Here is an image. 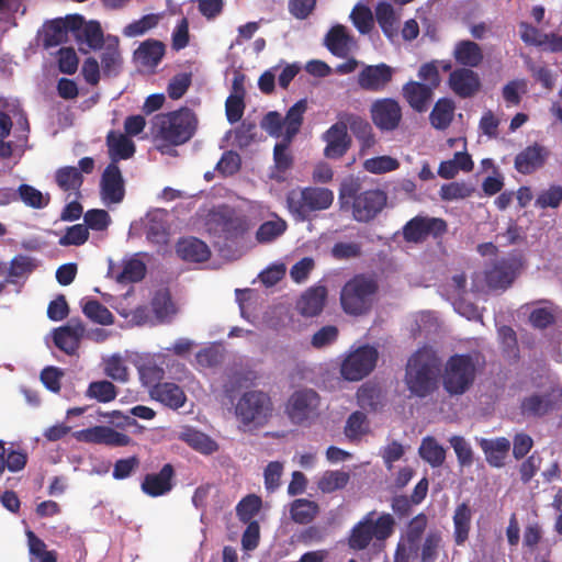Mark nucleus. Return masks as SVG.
Here are the masks:
<instances>
[{
    "mask_svg": "<svg viewBox=\"0 0 562 562\" xmlns=\"http://www.w3.org/2000/svg\"><path fill=\"white\" fill-rule=\"evenodd\" d=\"M338 199L341 209H350L357 222L368 223L384 209L387 195L380 189L362 191L358 179L348 178L340 184Z\"/></svg>",
    "mask_w": 562,
    "mask_h": 562,
    "instance_id": "f03ea898",
    "label": "nucleus"
},
{
    "mask_svg": "<svg viewBox=\"0 0 562 562\" xmlns=\"http://www.w3.org/2000/svg\"><path fill=\"white\" fill-rule=\"evenodd\" d=\"M562 204V186L550 184L547 189L541 190L536 200L535 206L540 210L558 209Z\"/></svg>",
    "mask_w": 562,
    "mask_h": 562,
    "instance_id": "603ef678",
    "label": "nucleus"
},
{
    "mask_svg": "<svg viewBox=\"0 0 562 562\" xmlns=\"http://www.w3.org/2000/svg\"><path fill=\"white\" fill-rule=\"evenodd\" d=\"M85 326L78 319H71L69 324L54 330L55 346L67 355H75L83 336Z\"/></svg>",
    "mask_w": 562,
    "mask_h": 562,
    "instance_id": "6ab92c4d",
    "label": "nucleus"
},
{
    "mask_svg": "<svg viewBox=\"0 0 562 562\" xmlns=\"http://www.w3.org/2000/svg\"><path fill=\"white\" fill-rule=\"evenodd\" d=\"M378 358L379 352L374 347L361 346L346 357L340 373L348 381H360L373 371Z\"/></svg>",
    "mask_w": 562,
    "mask_h": 562,
    "instance_id": "9b49d317",
    "label": "nucleus"
},
{
    "mask_svg": "<svg viewBox=\"0 0 562 562\" xmlns=\"http://www.w3.org/2000/svg\"><path fill=\"white\" fill-rule=\"evenodd\" d=\"M350 475L342 470L325 471L317 482V487L323 493H333L344 488L349 482Z\"/></svg>",
    "mask_w": 562,
    "mask_h": 562,
    "instance_id": "c03bdc74",
    "label": "nucleus"
},
{
    "mask_svg": "<svg viewBox=\"0 0 562 562\" xmlns=\"http://www.w3.org/2000/svg\"><path fill=\"white\" fill-rule=\"evenodd\" d=\"M402 94L414 111L423 113L432 100L434 90L420 81L411 80L403 86Z\"/></svg>",
    "mask_w": 562,
    "mask_h": 562,
    "instance_id": "412c9836",
    "label": "nucleus"
},
{
    "mask_svg": "<svg viewBox=\"0 0 562 562\" xmlns=\"http://www.w3.org/2000/svg\"><path fill=\"white\" fill-rule=\"evenodd\" d=\"M122 66V56L119 48V38H109L101 54V69L105 77L117 76Z\"/></svg>",
    "mask_w": 562,
    "mask_h": 562,
    "instance_id": "7c9ffc66",
    "label": "nucleus"
},
{
    "mask_svg": "<svg viewBox=\"0 0 562 562\" xmlns=\"http://www.w3.org/2000/svg\"><path fill=\"white\" fill-rule=\"evenodd\" d=\"M106 144L112 158V162L120 159H128L135 153V144L132 139L122 133L114 131L109 132L106 136Z\"/></svg>",
    "mask_w": 562,
    "mask_h": 562,
    "instance_id": "c85d7f7f",
    "label": "nucleus"
},
{
    "mask_svg": "<svg viewBox=\"0 0 562 562\" xmlns=\"http://www.w3.org/2000/svg\"><path fill=\"white\" fill-rule=\"evenodd\" d=\"M472 510L468 503L457 506L453 515V537L457 546H462L469 538L471 529Z\"/></svg>",
    "mask_w": 562,
    "mask_h": 562,
    "instance_id": "72a5a7b5",
    "label": "nucleus"
},
{
    "mask_svg": "<svg viewBox=\"0 0 562 562\" xmlns=\"http://www.w3.org/2000/svg\"><path fill=\"white\" fill-rule=\"evenodd\" d=\"M27 463V453L22 449H7L5 442L0 440V476L5 469L10 472H19L25 468Z\"/></svg>",
    "mask_w": 562,
    "mask_h": 562,
    "instance_id": "473e14b6",
    "label": "nucleus"
},
{
    "mask_svg": "<svg viewBox=\"0 0 562 562\" xmlns=\"http://www.w3.org/2000/svg\"><path fill=\"white\" fill-rule=\"evenodd\" d=\"M353 25L361 34H368L373 27V15L368 7H356L350 15Z\"/></svg>",
    "mask_w": 562,
    "mask_h": 562,
    "instance_id": "774afa93",
    "label": "nucleus"
},
{
    "mask_svg": "<svg viewBox=\"0 0 562 562\" xmlns=\"http://www.w3.org/2000/svg\"><path fill=\"white\" fill-rule=\"evenodd\" d=\"M207 232L225 243H237L244 239L250 229L246 216L237 215L234 210L221 207L210 213L206 221Z\"/></svg>",
    "mask_w": 562,
    "mask_h": 562,
    "instance_id": "0eeeda50",
    "label": "nucleus"
},
{
    "mask_svg": "<svg viewBox=\"0 0 562 562\" xmlns=\"http://www.w3.org/2000/svg\"><path fill=\"white\" fill-rule=\"evenodd\" d=\"M138 59L146 66H157L165 55V45L155 40H147L136 50Z\"/></svg>",
    "mask_w": 562,
    "mask_h": 562,
    "instance_id": "37998d69",
    "label": "nucleus"
},
{
    "mask_svg": "<svg viewBox=\"0 0 562 562\" xmlns=\"http://www.w3.org/2000/svg\"><path fill=\"white\" fill-rule=\"evenodd\" d=\"M337 119L344 122L346 130L348 131L349 128L357 139L362 138L373 131L371 124L358 114L340 112L338 113Z\"/></svg>",
    "mask_w": 562,
    "mask_h": 562,
    "instance_id": "3c124183",
    "label": "nucleus"
},
{
    "mask_svg": "<svg viewBox=\"0 0 562 562\" xmlns=\"http://www.w3.org/2000/svg\"><path fill=\"white\" fill-rule=\"evenodd\" d=\"M89 238V231L85 224H76L67 227L64 236L59 238L60 246H81Z\"/></svg>",
    "mask_w": 562,
    "mask_h": 562,
    "instance_id": "0e129e2a",
    "label": "nucleus"
},
{
    "mask_svg": "<svg viewBox=\"0 0 562 562\" xmlns=\"http://www.w3.org/2000/svg\"><path fill=\"white\" fill-rule=\"evenodd\" d=\"M18 198L21 200L26 206L33 209H44L48 205L50 201V196L48 193L43 194L36 188L22 183L18 188Z\"/></svg>",
    "mask_w": 562,
    "mask_h": 562,
    "instance_id": "49530a36",
    "label": "nucleus"
},
{
    "mask_svg": "<svg viewBox=\"0 0 562 562\" xmlns=\"http://www.w3.org/2000/svg\"><path fill=\"white\" fill-rule=\"evenodd\" d=\"M150 395L154 400L173 411L183 407L187 402L184 391L172 382L157 383L151 389Z\"/></svg>",
    "mask_w": 562,
    "mask_h": 562,
    "instance_id": "b1692460",
    "label": "nucleus"
},
{
    "mask_svg": "<svg viewBox=\"0 0 562 562\" xmlns=\"http://www.w3.org/2000/svg\"><path fill=\"white\" fill-rule=\"evenodd\" d=\"M293 139L286 140L285 137L282 138L280 143H277L273 148V162L276 172L272 175V178L277 180L283 179V173H285L293 166V155L290 150V145Z\"/></svg>",
    "mask_w": 562,
    "mask_h": 562,
    "instance_id": "f704fd0d",
    "label": "nucleus"
},
{
    "mask_svg": "<svg viewBox=\"0 0 562 562\" xmlns=\"http://www.w3.org/2000/svg\"><path fill=\"white\" fill-rule=\"evenodd\" d=\"M55 181L61 190L79 194L83 183V177L78 168L67 166L56 171Z\"/></svg>",
    "mask_w": 562,
    "mask_h": 562,
    "instance_id": "58836bf2",
    "label": "nucleus"
},
{
    "mask_svg": "<svg viewBox=\"0 0 562 562\" xmlns=\"http://www.w3.org/2000/svg\"><path fill=\"white\" fill-rule=\"evenodd\" d=\"M82 312L93 323L100 325H112L114 323L111 311L98 300H88L82 305Z\"/></svg>",
    "mask_w": 562,
    "mask_h": 562,
    "instance_id": "a18cd8bd",
    "label": "nucleus"
},
{
    "mask_svg": "<svg viewBox=\"0 0 562 562\" xmlns=\"http://www.w3.org/2000/svg\"><path fill=\"white\" fill-rule=\"evenodd\" d=\"M549 156L547 147L535 143L516 155L514 167L521 175H531L546 165Z\"/></svg>",
    "mask_w": 562,
    "mask_h": 562,
    "instance_id": "f3484780",
    "label": "nucleus"
},
{
    "mask_svg": "<svg viewBox=\"0 0 562 562\" xmlns=\"http://www.w3.org/2000/svg\"><path fill=\"white\" fill-rule=\"evenodd\" d=\"M322 139L326 143L324 156L328 159H340L350 149L352 139L348 134L344 122L337 119L327 131L322 134Z\"/></svg>",
    "mask_w": 562,
    "mask_h": 562,
    "instance_id": "4468645a",
    "label": "nucleus"
},
{
    "mask_svg": "<svg viewBox=\"0 0 562 562\" xmlns=\"http://www.w3.org/2000/svg\"><path fill=\"white\" fill-rule=\"evenodd\" d=\"M458 462L461 467H470L473 463V450L470 443L462 436H452L449 439Z\"/></svg>",
    "mask_w": 562,
    "mask_h": 562,
    "instance_id": "338daca9",
    "label": "nucleus"
},
{
    "mask_svg": "<svg viewBox=\"0 0 562 562\" xmlns=\"http://www.w3.org/2000/svg\"><path fill=\"white\" fill-rule=\"evenodd\" d=\"M454 109L456 104L451 99L440 98L429 114L431 126L439 131L447 130L453 120Z\"/></svg>",
    "mask_w": 562,
    "mask_h": 562,
    "instance_id": "c756f323",
    "label": "nucleus"
},
{
    "mask_svg": "<svg viewBox=\"0 0 562 562\" xmlns=\"http://www.w3.org/2000/svg\"><path fill=\"white\" fill-rule=\"evenodd\" d=\"M393 75V68L384 63L367 65L358 74L357 82L364 91L381 92L392 81Z\"/></svg>",
    "mask_w": 562,
    "mask_h": 562,
    "instance_id": "2eb2a0df",
    "label": "nucleus"
},
{
    "mask_svg": "<svg viewBox=\"0 0 562 562\" xmlns=\"http://www.w3.org/2000/svg\"><path fill=\"white\" fill-rule=\"evenodd\" d=\"M554 409L551 393H532L520 401V414L528 418H542Z\"/></svg>",
    "mask_w": 562,
    "mask_h": 562,
    "instance_id": "bb28decb",
    "label": "nucleus"
},
{
    "mask_svg": "<svg viewBox=\"0 0 562 562\" xmlns=\"http://www.w3.org/2000/svg\"><path fill=\"white\" fill-rule=\"evenodd\" d=\"M288 228L286 222L277 217L272 221L263 222L256 232V238L259 243H270L281 236Z\"/></svg>",
    "mask_w": 562,
    "mask_h": 562,
    "instance_id": "8fccbe9b",
    "label": "nucleus"
},
{
    "mask_svg": "<svg viewBox=\"0 0 562 562\" xmlns=\"http://www.w3.org/2000/svg\"><path fill=\"white\" fill-rule=\"evenodd\" d=\"M379 282L374 276L367 273L355 274L340 291L342 311L352 316L368 314L376 300Z\"/></svg>",
    "mask_w": 562,
    "mask_h": 562,
    "instance_id": "20e7f679",
    "label": "nucleus"
},
{
    "mask_svg": "<svg viewBox=\"0 0 562 562\" xmlns=\"http://www.w3.org/2000/svg\"><path fill=\"white\" fill-rule=\"evenodd\" d=\"M235 413L244 426L262 427L272 414L271 398L262 391H248L238 400Z\"/></svg>",
    "mask_w": 562,
    "mask_h": 562,
    "instance_id": "6e6552de",
    "label": "nucleus"
},
{
    "mask_svg": "<svg viewBox=\"0 0 562 562\" xmlns=\"http://www.w3.org/2000/svg\"><path fill=\"white\" fill-rule=\"evenodd\" d=\"M368 429L369 425L366 414L357 411L350 414L348 417L345 425V435L350 440H357L366 435Z\"/></svg>",
    "mask_w": 562,
    "mask_h": 562,
    "instance_id": "6e6d98bb",
    "label": "nucleus"
},
{
    "mask_svg": "<svg viewBox=\"0 0 562 562\" xmlns=\"http://www.w3.org/2000/svg\"><path fill=\"white\" fill-rule=\"evenodd\" d=\"M327 299L325 285H314L307 289L296 303V310L302 316L313 317L322 313Z\"/></svg>",
    "mask_w": 562,
    "mask_h": 562,
    "instance_id": "4be33fe9",
    "label": "nucleus"
},
{
    "mask_svg": "<svg viewBox=\"0 0 562 562\" xmlns=\"http://www.w3.org/2000/svg\"><path fill=\"white\" fill-rule=\"evenodd\" d=\"M187 442L195 450L211 454L218 448L217 443L201 431H190L186 435Z\"/></svg>",
    "mask_w": 562,
    "mask_h": 562,
    "instance_id": "e2e57ef3",
    "label": "nucleus"
},
{
    "mask_svg": "<svg viewBox=\"0 0 562 562\" xmlns=\"http://www.w3.org/2000/svg\"><path fill=\"white\" fill-rule=\"evenodd\" d=\"M175 469L166 463L158 473H149L144 476L140 488L150 497H159L169 493L173 487Z\"/></svg>",
    "mask_w": 562,
    "mask_h": 562,
    "instance_id": "a211bd4d",
    "label": "nucleus"
},
{
    "mask_svg": "<svg viewBox=\"0 0 562 562\" xmlns=\"http://www.w3.org/2000/svg\"><path fill=\"white\" fill-rule=\"evenodd\" d=\"M400 167L397 159L391 156H379L364 160L363 168L366 171L381 175L390 171H394Z\"/></svg>",
    "mask_w": 562,
    "mask_h": 562,
    "instance_id": "052dcab7",
    "label": "nucleus"
},
{
    "mask_svg": "<svg viewBox=\"0 0 562 562\" xmlns=\"http://www.w3.org/2000/svg\"><path fill=\"white\" fill-rule=\"evenodd\" d=\"M357 401L363 409L376 411L382 403L381 389L375 384H363L357 391Z\"/></svg>",
    "mask_w": 562,
    "mask_h": 562,
    "instance_id": "09e8293b",
    "label": "nucleus"
},
{
    "mask_svg": "<svg viewBox=\"0 0 562 562\" xmlns=\"http://www.w3.org/2000/svg\"><path fill=\"white\" fill-rule=\"evenodd\" d=\"M261 508V498L255 494L245 496L236 506V514L244 524L254 521L252 518Z\"/></svg>",
    "mask_w": 562,
    "mask_h": 562,
    "instance_id": "4d7b16f0",
    "label": "nucleus"
},
{
    "mask_svg": "<svg viewBox=\"0 0 562 562\" xmlns=\"http://www.w3.org/2000/svg\"><path fill=\"white\" fill-rule=\"evenodd\" d=\"M34 269L33 260L23 255L15 256L8 270V276L4 280L0 281V294L3 293L9 283H14L15 278H21L27 273H31Z\"/></svg>",
    "mask_w": 562,
    "mask_h": 562,
    "instance_id": "a19ab883",
    "label": "nucleus"
},
{
    "mask_svg": "<svg viewBox=\"0 0 562 562\" xmlns=\"http://www.w3.org/2000/svg\"><path fill=\"white\" fill-rule=\"evenodd\" d=\"M318 510L317 503L306 498H299L292 503L290 514L296 524L306 525L316 517Z\"/></svg>",
    "mask_w": 562,
    "mask_h": 562,
    "instance_id": "79ce46f5",
    "label": "nucleus"
},
{
    "mask_svg": "<svg viewBox=\"0 0 562 562\" xmlns=\"http://www.w3.org/2000/svg\"><path fill=\"white\" fill-rule=\"evenodd\" d=\"M334 202V192L322 187L291 190L286 195L290 213L297 221H306L313 212L327 210Z\"/></svg>",
    "mask_w": 562,
    "mask_h": 562,
    "instance_id": "423d86ee",
    "label": "nucleus"
},
{
    "mask_svg": "<svg viewBox=\"0 0 562 562\" xmlns=\"http://www.w3.org/2000/svg\"><path fill=\"white\" fill-rule=\"evenodd\" d=\"M324 44L334 56L346 58L356 41L345 25L336 24L327 32Z\"/></svg>",
    "mask_w": 562,
    "mask_h": 562,
    "instance_id": "aec40b11",
    "label": "nucleus"
},
{
    "mask_svg": "<svg viewBox=\"0 0 562 562\" xmlns=\"http://www.w3.org/2000/svg\"><path fill=\"white\" fill-rule=\"evenodd\" d=\"M367 515H370V529L374 538L385 540L392 535L395 521L390 514H383L376 520L373 519L375 512Z\"/></svg>",
    "mask_w": 562,
    "mask_h": 562,
    "instance_id": "13d9d810",
    "label": "nucleus"
},
{
    "mask_svg": "<svg viewBox=\"0 0 562 562\" xmlns=\"http://www.w3.org/2000/svg\"><path fill=\"white\" fill-rule=\"evenodd\" d=\"M321 397L312 389L295 391L288 400L285 413L295 425L311 424L319 417Z\"/></svg>",
    "mask_w": 562,
    "mask_h": 562,
    "instance_id": "1a4fd4ad",
    "label": "nucleus"
},
{
    "mask_svg": "<svg viewBox=\"0 0 562 562\" xmlns=\"http://www.w3.org/2000/svg\"><path fill=\"white\" fill-rule=\"evenodd\" d=\"M91 49H100L104 44V36L101 24L98 21H89L85 24L81 32L77 34Z\"/></svg>",
    "mask_w": 562,
    "mask_h": 562,
    "instance_id": "5fc2aeb1",
    "label": "nucleus"
},
{
    "mask_svg": "<svg viewBox=\"0 0 562 562\" xmlns=\"http://www.w3.org/2000/svg\"><path fill=\"white\" fill-rule=\"evenodd\" d=\"M109 273L121 284L134 283L145 277L146 266L139 259H130L124 262L122 270L116 274H114V267L111 265Z\"/></svg>",
    "mask_w": 562,
    "mask_h": 562,
    "instance_id": "4c0bfd02",
    "label": "nucleus"
},
{
    "mask_svg": "<svg viewBox=\"0 0 562 562\" xmlns=\"http://www.w3.org/2000/svg\"><path fill=\"white\" fill-rule=\"evenodd\" d=\"M100 194L105 204H119L124 200V179L115 162L109 164L102 172Z\"/></svg>",
    "mask_w": 562,
    "mask_h": 562,
    "instance_id": "ddd939ff",
    "label": "nucleus"
},
{
    "mask_svg": "<svg viewBox=\"0 0 562 562\" xmlns=\"http://www.w3.org/2000/svg\"><path fill=\"white\" fill-rule=\"evenodd\" d=\"M480 447L491 467L502 468L510 449V441L505 437L496 439H481Z\"/></svg>",
    "mask_w": 562,
    "mask_h": 562,
    "instance_id": "cd10ccee",
    "label": "nucleus"
},
{
    "mask_svg": "<svg viewBox=\"0 0 562 562\" xmlns=\"http://www.w3.org/2000/svg\"><path fill=\"white\" fill-rule=\"evenodd\" d=\"M151 308L156 317L166 319L176 313L175 305L168 291H158L151 300Z\"/></svg>",
    "mask_w": 562,
    "mask_h": 562,
    "instance_id": "bf43d9fd",
    "label": "nucleus"
},
{
    "mask_svg": "<svg viewBox=\"0 0 562 562\" xmlns=\"http://www.w3.org/2000/svg\"><path fill=\"white\" fill-rule=\"evenodd\" d=\"M198 123L195 113L186 106L157 114L154 119L156 138L170 146L183 145L194 136Z\"/></svg>",
    "mask_w": 562,
    "mask_h": 562,
    "instance_id": "7ed1b4c3",
    "label": "nucleus"
},
{
    "mask_svg": "<svg viewBox=\"0 0 562 562\" xmlns=\"http://www.w3.org/2000/svg\"><path fill=\"white\" fill-rule=\"evenodd\" d=\"M485 282L490 289L505 290L512 285L515 279V270L513 265L501 259L493 262L484 272Z\"/></svg>",
    "mask_w": 562,
    "mask_h": 562,
    "instance_id": "5701e85b",
    "label": "nucleus"
},
{
    "mask_svg": "<svg viewBox=\"0 0 562 562\" xmlns=\"http://www.w3.org/2000/svg\"><path fill=\"white\" fill-rule=\"evenodd\" d=\"M418 453L431 468L441 467L446 460V449L431 436L422 440Z\"/></svg>",
    "mask_w": 562,
    "mask_h": 562,
    "instance_id": "e433bc0d",
    "label": "nucleus"
},
{
    "mask_svg": "<svg viewBox=\"0 0 562 562\" xmlns=\"http://www.w3.org/2000/svg\"><path fill=\"white\" fill-rule=\"evenodd\" d=\"M473 188L464 182H449L440 188V198L443 201H453L471 196Z\"/></svg>",
    "mask_w": 562,
    "mask_h": 562,
    "instance_id": "69168bd1",
    "label": "nucleus"
},
{
    "mask_svg": "<svg viewBox=\"0 0 562 562\" xmlns=\"http://www.w3.org/2000/svg\"><path fill=\"white\" fill-rule=\"evenodd\" d=\"M158 15L150 13L142 16L137 21H133L123 29V35L126 37H136L145 34L158 23Z\"/></svg>",
    "mask_w": 562,
    "mask_h": 562,
    "instance_id": "680f3d73",
    "label": "nucleus"
},
{
    "mask_svg": "<svg viewBox=\"0 0 562 562\" xmlns=\"http://www.w3.org/2000/svg\"><path fill=\"white\" fill-rule=\"evenodd\" d=\"M448 232V224L443 218L428 215H416L402 228L403 239L411 244H422L429 237L441 238Z\"/></svg>",
    "mask_w": 562,
    "mask_h": 562,
    "instance_id": "9d476101",
    "label": "nucleus"
},
{
    "mask_svg": "<svg viewBox=\"0 0 562 562\" xmlns=\"http://www.w3.org/2000/svg\"><path fill=\"white\" fill-rule=\"evenodd\" d=\"M448 86L457 97L469 99L480 91L481 79L473 69L459 67L449 74Z\"/></svg>",
    "mask_w": 562,
    "mask_h": 562,
    "instance_id": "dca6fc26",
    "label": "nucleus"
},
{
    "mask_svg": "<svg viewBox=\"0 0 562 562\" xmlns=\"http://www.w3.org/2000/svg\"><path fill=\"white\" fill-rule=\"evenodd\" d=\"M67 41L68 35L61 21L55 19L44 25L42 42L45 48L56 47Z\"/></svg>",
    "mask_w": 562,
    "mask_h": 562,
    "instance_id": "de8ad7c7",
    "label": "nucleus"
},
{
    "mask_svg": "<svg viewBox=\"0 0 562 562\" xmlns=\"http://www.w3.org/2000/svg\"><path fill=\"white\" fill-rule=\"evenodd\" d=\"M307 102L302 99L295 102L286 112L283 117L284 121V134L283 137L289 139H293L296 134L300 132V128L303 124V115L306 112Z\"/></svg>",
    "mask_w": 562,
    "mask_h": 562,
    "instance_id": "c9c22d12",
    "label": "nucleus"
},
{
    "mask_svg": "<svg viewBox=\"0 0 562 562\" xmlns=\"http://www.w3.org/2000/svg\"><path fill=\"white\" fill-rule=\"evenodd\" d=\"M374 125L381 131H394L402 121V108L392 98H383L374 101L370 109Z\"/></svg>",
    "mask_w": 562,
    "mask_h": 562,
    "instance_id": "f8f14e48",
    "label": "nucleus"
},
{
    "mask_svg": "<svg viewBox=\"0 0 562 562\" xmlns=\"http://www.w3.org/2000/svg\"><path fill=\"white\" fill-rule=\"evenodd\" d=\"M373 538L370 529V515H366L362 520L352 527L348 538V546L355 551H361L370 544Z\"/></svg>",
    "mask_w": 562,
    "mask_h": 562,
    "instance_id": "ea45409f",
    "label": "nucleus"
},
{
    "mask_svg": "<svg viewBox=\"0 0 562 562\" xmlns=\"http://www.w3.org/2000/svg\"><path fill=\"white\" fill-rule=\"evenodd\" d=\"M479 371L477 353H456L445 364L442 385L450 396L465 394L474 384Z\"/></svg>",
    "mask_w": 562,
    "mask_h": 562,
    "instance_id": "39448f33",
    "label": "nucleus"
},
{
    "mask_svg": "<svg viewBox=\"0 0 562 562\" xmlns=\"http://www.w3.org/2000/svg\"><path fill=\"white\" fill-rule=\"evenodd\" d=\"M452 56L458 65L462 68H476L483 59V50L481 46L470 40H461L456 43Z\"/></svg>",
    "mask_w": 562,
    "mask_h": 562,
    "instance_id": "a878e982",
    "label": "nucleus"
},
{
    "mask_svg": "<svg viewBox=\"0 0 562 562\" xmlns=\"http://www.w3.org/2000/svg\"><path fill=\"white\" fill-rule=\"evenodd\" d=\"M86 395L100 403H109L116 397L117 391L115 385L108 380L93 381L89 384Z\"/></svg>",
    "mask_w": 562,
    "mask_h": 562,
    "instance_id": "864d4df0",
    "label": "nucleus"
},
{
    "mask_svg": "<svg viewBox=\"0 0 562 562\" xmlns=\"http://www.w3.org/2000/svg\"><path fill=\"white\" fill-rule=\"evenodd\" d=\"M177 255L184 261L204 262L211 257L209 246L196 237H184L176 244Z\"/></svg>",
    "mask_w": 562,
    "mask_h": 562,
    "instance_id": "393cba45",
    "label": "nucleus"
},
{
    "mask_svg": "<svg viewBox=\"0 0 562 562\" xmlns=\"http://www.w3.org/2000/svg\"><path fill=\"white\" fill-rule=\"evenodd\" d=\"M375 19L386 37L392 40L397 35L400 19L391 3L379 2L375 7Z\"/></svg>",
    "mask_w": 562,
    "mask_h": 562,
    "instance_id": "2f4dec72",
    "label": "nucleus"
},
{
    "mask_svg": "<svg viewBox=\"0 0 562 562\" xmlns=\"http://www.w3.org/2000/svg\"><path fill=\"white\" fill-rule=\"evenodd\" d=\"M440 359L429 347L416 350L405 368L404 382L413 396L425 398L438 389Z\"/></svg>",
    "mask_w": 562,
    "mask_h": 562,
    "instance_id": "f257e3e1",
    "label": "nucleus"
}]
</instances>
